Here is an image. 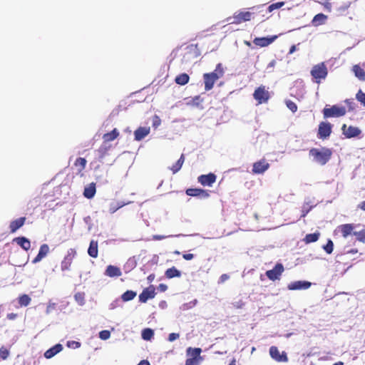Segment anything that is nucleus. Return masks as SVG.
<instances>
[{"label":"nucleus","mask_w":365,"mask_h":365,"mask_svg":"<svg viewBox=\"0 0 365 365\" xmlns=\"http://www.w3.org/2000/svg\"><path fill=\"white\" fill-rule=\"evenodd\" d=\"M285 104H286L287 107L292 113L297 112V104L294 102L292 101L291 100H286L285 101Z\"/></svg>","instance_id":"obj_42"},{"label":"nucleus","mask_w":365,"mask_h":365,"mask_svg":"<svg viewBox=\"0 0 365 365\" xmlns=\"http://www.w3.org/2000/svg\"><path fill=\"white\" fill-rule=\"evenodd\" d=\"M49 252V247L47 244L41 245L39 251L36 257L33 259V263H37L44 258Z\"/></svg>","instance_id":"obj_20"},{"label":"nucleus","mask_w":365,"mask_h":365,"mask_svg":"<svg viewBox=\"0 0 365 365\" xmlns=\"http://www.w3.org/2000/svg\"><path fill=\"white\" fill-rule=\"evenodd\" d=\"M353 71L355 76L360 81H365V71L359 65H355L353 67Z\"/></svg>","instance_id":"obj_34"},{"label":"nucleus","mask_w":365,"mask_h":365,"mask_svg":"<svg viewBox=\"0 0 365 365\" xmlns=\"http://www.w3.org/2000/svg\"><path fill=\"white\" fill-rule=\"evenodd\" d=\"M217 176L212 173L201 175L197 178V182L202 186L211 187L216 181Z\"/></svg>","instance_id":"obj_13"},{"label":"nucleus","mask_w":365,"mask_h":365,"mask_svg":"<svg viewBox=\"0 0 365 365\" xmlns=\"http://www.w3.org/2000/svg\"><path fill=\"white\" fill-rule=\"evenodd\" d=\"M358 207L362 210H365V201H363L359 204Z\"/></svg>","instance_id":"obj_60"},{"label":"nucleus","mask_w":365,"mask_h":365,"mask_svg":"<svg viewBox=\"0 0 365 365\" xmlns=\"http://www.w3.org/2000/svg\"><path fill=\"white\" fill-rule=\"evenodd\" d=\"M224 75V69L221 63H218L214 71L206 73L203 74V80L205 83V90L206 91H210L215 82L222 78Z\"/></svg>","instance_id":"obj_2"},{"label":"nucleus","mask_w":365,"mask_h":365,"mask_svg":"<svg viewBox=\"0 0 365 365\" xmlns=\"http://www.w3.org/2000/svg\"><path fill=\"white\" fill-rule=\"evenodd\" d=\"M110 146L103 143L97 150L99 160H102L107 155Z\"/></svg>","instance_id":"obj_29"},{"label":"nucleus","mask_w":365,"mask_h":365,"mask_svg":"<svg viewBox=\"0 0 365 365\" xmlns=\"http://www.w3.org/2000/svg\"><path fill=\"white\" fill-rule=\"evenodd\" d=\"M201 361L197 359L187 358L185 361V365H200Z\"/></svg>","instance_id":"obj_48"},{"label":"nucleus","mask_w":365,"mask_h":365,"mask_svg":"<svg viewBox=\"0 0 365 365\" xmlns=\"http://www.w3.org/2000/svg\"><path fill=\"white\" fill-rule=\"evenodd\" d=\"M26 220V218L25 217H21L15 220L11 221L9 225L10 232L11 233H14L15 232H16L20 227H21L24 225Z\"/></svg>","instance_id":"obj_19"},{"label":"nucleus","mask_w":365,"mask_h":365,"mask_svg":"<svg viewBox=\"0 0 365 365\" xmlns=\"http://www.w3.org/2000/svg\"><path fill=\"white\" fill-rule=\"evenodd\" d=\"M354 226L353 224H344L338 227V230L341 232L344 238H346L349 235L353 233Z\"/></svg>","instance_id":"obj_22"},{"label":"nucleus","mask_w":365,"mask_h":365,"mask_svg":"<svg viewBox=\"0 0 365 365\" xmlns=\"http://www.w3.org/2000/svg\"><path fill=\"white\" fill-rule=\"evenodd\" d=\"M202 349L200 348L188 347L186 350L187 355L190 359H197L202 361V357L200 356Z\"/></svg>","instance_id":"obj_21"},{"label":"nucleus","mask_w":365,"mask_h":365,"mask_svg":"<svg viewBox=\"0 0 365 365\" xmlns=\"http://www.w3.org/2000/svg\"><path fill=\"white\" fill-rule=\"evenodd\" d=\"M309 154L313 158L315 163L324 165L331 159L332 151L330 148L322 147L321 148H312L309 150Z\"/></svg>","instance_id":"obj_1"},{"label":"nucleus","mask_w":365,"mask_h":365,"mask_svg":"<svg viewBox=\"0 0 365 365\" xmlns=\"http://www.w3.org/2000/svg\"><path fill=\"white\" fill-rule=\"evenodd\" d=\"M125 203L123 202H117L116 204H111L109 207V212L113 214L118 209L123 207Z\"/></svg>","instance_id":"obj_41"},{"label":"nucleus","mask_w":365,"mask_h":365,"mask_svg":"<svg viewBox=\"0 0 365 365\" xmlns=\"http://www.w3.org/2000/svg\"><path fill=\"white\" fill-rule=\"evenodd\" d=\"M312 285V283L307 281H295L289 283L287 288L289 290L307 289Z\"/></svg>","instance_id":"obj_16"},{"label":"nucleus","mask_w":365,"mask_h":365,"mask_svg":"<svg viewBox=\"0 0 365 365\" xmlns=\"http://www.w3.org/2000/svg\"><path fill=\"white\" fill-rule=\"evenodd\" d=\"M155 294V287L151 285L144 289L140 294L139 301L142 303H145L149 299L154 298Z\"/></svg>","instance_id":"obj_14"},{"label":"nucleus","mask_w":365,"mask_h":365,"mask_svg":"<svg viewBox=\"0 0 365 365\" xmlns=\"http://www.w3.org/2000/svg\"><path fill=\"white\" fill-rule=\"evenodd\" d=\"M105 274L110 277H120L122 274L120 269L116 266L108 265L106 269Z\"/></svg>","instance_id":"obj_23"},{"label":"nucleus","mask_w":365,"mask_h":365,"mask_svg":"<svg viewBox=\"0 0 365 365\" xmlns=\"http://www.w3.org/2000/svg\"><path fill=\"white\" fill-rule=\"evenodd\" d=\"M327 19V16L325 14L320 13L314 16L312 23L314 26H317L324 24Z\"/></svg>","instance_id":"obj_31"},{"label":"nucleus","mask_w":365,"mask_h":365,"mask_svg":"<svg viewBox=\"0 0 365 365\" xmlns=\"http://www.w3.org/2000/svg\"><path fill=\"white\" fill-rule=\"evenodd\" d=\"M136 294V292L134 291L127 290L122 294L121 299L123 302H128L133 299L135 297Z\"/></svg>","instance_id":"obj_38"},{"label":"nucleus","mask_w":365,"mask_h":365,"mask_svg":"<svg viewBox=\"0 0 365 365\" xmlns=\"http://www.w3.org/2000/svg\"><path fill=\"white\" fill-rule=\"evenodd\" d=\"M180 335L178 333H171L168 336V340L170 341H173L179 338Z\"/></svg>","instance_id":"obj_53"},{"label":"nucleus","mask_w":365,"mask_h":365,"mask_svg":"<svg viewBox=\"0 0 365 365\" xmlns=\"http://www.w3.org/2000/svg\"><path fill=\"white\" fill-rule=\"evenodd\" d=\"M138 365H150V363L147 360H143Z\"/></svg>","instance_id":"obj_63"},{"label":"nucleus","mask_w":365,"mask_h":365,"mask_svg":"<svg viewBox=\"0 0 365 365\" xmlns=\"http://www.w3.org/2000/svg\"><path fill=\"white\" fill-rule=\"evenodd\" d=\"M327 74V68L323 62L314 66L311 70V75L317 83H320L322 80H324Z\"/></svg>","instance_id":"obj_3"},{"label":"nucleus","mask_w":365,"mask_h":365,"mask_svg":"<svg viewBox=\"0 0 365 365\" xmlns=\"http://www.w3.org/2000/svg\"><path fill=\"white\" fill-rule=\"evenodd\" d=\"M312 206H304L302 207V215H301V217H304L307 216V215L309 213V212L312 210Z\"/></svg>","instance_id":"obj_49"},{"label":"nucleus","mask_w":365,"mask_h":365,"mask_svg":"<svg viewBox=\"0 0 365 365\" xmlns=\"http://www.w3.org/2000/svg\"><path fill=\"white\" fill-rule=\"evenodd\" d=\"M270 356L277 362H287L288 357L285 351L279 352L278 348L275 346H272L269 348Z\"/></svg>","instance_id":"obj_11"},{"label":"nucleus","mask_w":365,"mask_h":365,"mask_svg":"<svg viewBox=\"0 0 365 365\" xmlns=\"http://www.w3.org/2000/svg\"><path fill=\"white\" fill-rule=\"evenodd\" d=\"M184 162L185 155L182 154L178 161L172 167L170 168V170L173 172V174L177 173L181 169Z\"/></svg>","instance_id":"obj_30"},{"label":"nucleus","mask_w":365,"mask_h":365,"mask_svg":"<svg viewBox=\"0 0 365 365\" xmlns=\"http://www.w3.org/2000/svg\"><path fill=\"white\" fill-rule=\"evenodd\" d=\"M67 345L68 347H71L73 349H77V348H79L81 344L78 341H68Z\"/></svg>","instance_id":"obj_50"},{"label":"nucleus","mask_w":365,"mask_h":365,"mask_svg":"<svg viewBox=\"0 0 365 365\" xmlns=\"http://www.w3.org/2000/svg\"><path fill=\"white\" fill-rule=\"evenodd\" d=\"M160 119L158 115H155L153 120V125L155 128H157L160 124Z\"/></svg>","instance_id":"obj_52"},{"label":"nucleus","mask_w":365,"mask_h":365,"mask_svg":"<svg viewBox=\"0 0 365 365\" xmlns=\"http://www.w3.org/2000/svg\"><path fill=\"white\" fill-rule=\"evenodd\" d=\"M150 132V127H139L134 131V139L140 141L144 139Z\"/></svg>","instance_id":"obj_18"},{"label":"nucleus","mask_w":365,"mask_h":365,"mask_svg":"<svg viewBox=\"0 0 365 365\" xmlns=\"http://www.w3.org/2000/svg\"><path fill=\"white\" fill-rule=\"evenodd\" d=\"M356 98L363 106L365 107V93H363L361 90H359L356 95Z\"/></svg>","instance_id":"obj_43"},{"label":"nucleus","mask_w":365,"mask_h":365,"mask_svg":"<svg viewBox=\"0 0 365 365\" xmlns=\"http://www.w3.org/2000/svg\"><path fill=\"white\" fill-rule=\"evenodd\" d=\"M9 355V351L6 348L1 347L0 349V358L3 360H5L8 358Z\"/></svg>","instance_id":"obj_47"},{"label":"nucleus","mask_w":365,"mask_h":365,"mask_svg":"<svg viewBox=\"0 0 365 365\" xmlns=\"http://www.w3.org/2000/svg\"><path fill=\"white\" fill-rule=\"evenodd\" d=\"M14 241L25 251H28L31 248V242L29 239L25 237H16Z\"/></svg>","instance_id":"obj_24"},{"label":"nucleus","mask_w":365,"mask_h":365,"mask_svg":"<svg viewBox=\"0 0 365 365\" xmlns=\"http://www.w3.org/2000/svg\"><path fill=\"white\" fill-rule=\"evenodd\" d=\"M253 13L248 11H241L234 14L233 16L230 18L232 19L231 24H240L242 22L250 21L252 18Z\"/></svg>","instance_id":"obj_7"},{"label":"nucleus","mask_w":365,"mask_h":365,"mask_svg":"<svg viewBox=\"0 0 365 365\" xmlns=\"http://www.w3.org/2000/svg\"><path fill=\"white\" fill-rule=\"evenodd\" d=\"M346 113V110L344 106H332L331 108H324L323 109V115L324 118H337L344 116Z\"/></svg>","instance_id":"obj_5"},{"label":"nucleus","mask_w":365,"mask_h":365,"mask_svg":"<svg viewBox=\"0 0 365 365\" xmlns=\"http://www.w3.org/2000/svg\"><path fill=\"white\" fill-rule=\"evenodd\" d=\"M284 5V1L276 2V3H274V4H272L271 5H269L268 6V11L269 12H272V11H274L275 9L281 8Z\"/></svg>","instance_id":"obj_45"},{"label":"nucleus","mask_w":365,"mask_h":365,"mask_svg":"<svg viewBox=\"0 0 365 365\" xmlns=\"http://www.w3.org/2000/svg\"><path fill=\"white\" fill-rule=\"evenodd\" d=\"M17 317V314L9 313L6 315V318L9 320H14Z\"/></svg>","instance_id":"obj_57"},{"label":"nucleus","mask_w":365,"mask_h":365,"mask_svg":"<svg viewBox=\"0 0 365 365\" xmlns=\"http://www.w3.org/2000/svg\"><path fill=\"white\" fill-rule=\"evenodd\" d=\"M56 306V303L49 302V303L47 306V308H46V312L49 313L53 309H55Z\"/></svg>","instance_id":"obj_54"},{"label":"nucleus","mask_w":365,"mask_h":365,"mask_svg":"<svg viewBox=\"0 0 365 365\" xmlns=\"http://www.w3.org/2000/svg\"><path fill=\"white\" fill-rule=\"evenodd\" d=\"M276 63L277 62L275 60H272L269 63V64L267 66V69L268 70L269 72L273 71V68L275 66Z\"/></svg>","instance_id":"obj_51"},{"label":"nucleus","mask_w":365,"mask_h":365,"mask_svg":"<svg viewBox=\"0 0 365 365\" xmlns=\"http://www.w3.org/2000/svg\"><path fill=\"white\" fill-rule=\"evenodd\" d=\"M253 98L257 101V104L266 103L270 98V94L264 86H260L255 90Z\"/></svg>","instance_id":"obj_6"},{"label":"nucleus","mask_w":365,"mask_h":365,"mask_svg":"<svg viewBox=\"0 0 365 365\" xmlns=\"http://www.w3.org/2000/svg\"><path fill=\"white\" fill-rule=\"evenodd\" d=\"M353 234L356 236L358 241L365 242V230H362L359 232H354Z\"/></svg>","instance_id":"obj_40"},{"label":"nucleus","mask_w":365,"mask_h":365,"mask_svg":"<svg viewBox=\"0 0 365 365\" xmlns=\"http://www.w3.org/2000/svg\"><path fill=\"white\" fill-rule=\"evenodd\" d=\"M86 163L87 161L84 158H78L74 163V165L78 168V172L81 173L85 169Z\"/></svg>","instance_id":"obj_37"},{"label":"nucleus","mask_w":365,"mask_h":365,"mask_svg":"<svg viewBox=\"0 0 365 365\" xmlns=\"http://www.w3.org/2000/svg\"><path fill=\"white\" fill-rule=\"evenodd\" d=\"M323 249L327 254H331L334 249L333 242L331 240H329L327 243L323 247Z\"/></svg>","instance_id":"obj_44"},{"label":"nucleus","mask_w":365,"mask_h":365,"mask_svg":"<svg viewBox=\"0 0 365 365\" xmlns=\"http://www.w3.org/2000/svg\"><path fill=\"white\" fill-rule=\"evenodd\" d=\"M277 37V36L270 37H257L253 40V43L257 46L265 47L274 42Z\"/></svg>","instance_id":"obj_17"},{"label":"nucleus","mask_w":365,"mask_h":365,"mask_svg":"<svg viewBox=\"0 0 365 365\" xmlns=\"http://www.w3.org/2000/svg\"><path fill=\"white\" fill-rule=\"evenodd\" d=\"M187 195L190 197H197L202 199L208 198L210 192L208 190L202 188H188L185 190Z\"/></svg>","instance_id":"obj_12"},{"label":"nucleus","mask_w":365,"mask_h":365,"mask_svg":"<svg viewBox=\"0 0 365 365\" xmlns=\"http://www.w3.org/2000/svg\"><path fill=\"white\" fill-rule=\"evenodd\" d=\"M320 236L319 232H314L311 234H307L305 237L304 238V242L306 244H309L312 242H315L319 240V237Z\"/></svg>","instance_id":"obj_36"},{"label":"nucleus","mask_w":365,"mask_h":365,"mask_svg":"<svg viewBox=\"0 0 365 365\" xmlns=\"http://www.w3.org/2000/svg\"><path fill=\"white\" fill-rule=\"evenodd\" d=\"M243 307V303H242L241 302H238L236 305H235V307L237 308V309H241Z\"/></svg>","instance_id":"obj_64"},{"label":"nucleus","mask_w":365,"mask_h":365,"mask_svg":"<svg viewBox=\"0 0 365 365\" xmlns=\"http://www.w3.org/2000/svg\"><path fill=\"white\" fill-rule=\"evenodd\" d=\"M332 125L328 122H321L319 125L317 136L319 139L324 140L329 138L331 133Z\"/></svg>","instance_id":"obj_9"},{"label":"nucleus","mask_w":365,"mask_h":365,"mask_svg":"<svg viewBox=\"0 0 365 365\" xmlns=\"http://www.w3.org/2000/svg\"><path fill=\"white\" fill-rule=\"evenodd\" d=\"M119 136V132L116 128H114L109 133H105L103 135V143L106 144L108 142H110L116 139Z\"/></svg>","instance_id":"obj_26"},{"label":"nucleus","mask_w":365,"mask_h":365,"mask_svg":"<svg viewBox=\"0 0 365 365\" xmlns=\"http://www.w3.org/2000/svg\"><path fill=\"white\" fill-rule=\"evenodd\" d=\"M31 302V299L28 294H24L18 297V303L20 307H26Z\"/></svg>","instance_id":"obj_35"},{"label":"nucleus","mask_w":365,"mask_h":365,"mask_svg":"<svg viewBox=\"0 0 365 365\" xmlns=\"http://www.w3.org/2000/svg\"><path fill=\"white\" fill-rule=\"evenodd\" d=\"M62 349H63V347H62L61 344H56L55 346H53L51 349H48L44 353V356L46 359H51L53 356H54L56 354L59 353L62 350Z\"/></svg>","instance_id":"obj_25"},{"label":"nucleus","mask_w":365,"mask_h":365,"mask_svg":"<svg viewBox=\"0 0 365 365\" xmlns=\"http://www.w3.org/2000/svg\"><path fill=\"white\" fill-rule=\"evenodd\" d=\"M189 76L185 73H182L175 77V81L178 85L184 86L189 82Z\"/></svg>","instance_id":"obj_33"},{"label":"nucleus","mask_w":365,"mask_h":365,"mask_svg":"<svg viewBox=\"0 0 365 365\" xmlns=\"http://www.w3.org/2000/svg\"><path fill=\"white\" fill-rule=\"evenodd\" d=\"M168 287L167 285L164 284H160L159 285V289H160V291L162 292H165L166 289H167Z\"/></svg>","instance_id":"obj_59"},{"label":"nucleus","mask_w":365,"mask_h":365,"mask_svg":"<svg viewBox=\"0 0 365 365\" xmlns=\"http://www.w3.org/2000/svg\"><path fill=\"white\" fill-rule=\"evenodd\" d=\"M154 336V331L153 329H150V328H146V329H144L143 331H142V338L144 339V340H150Z\"/></svg>","instance_id":"obj_39"},{"label":"nucleus","mask_w":365,"mask_h":365,"mask_svg":"<svg viewBox=\"0 0 365 365\" xmlns=\"http://www.w3.org/2000/svg\"><path fill=\"white\" fill-rule=\"evenodd\" d=\"M164 238H165V237L163 236V235H154L153 236V239L156 240H163Z\"/></svg>","instance_id":"obj_62"},{"label":"nucleus","mask_w":365,"mask_h":365,"mask_svg":"<svg viewBox=\"0 0 365 365\" xmlns=\"http://www.w3.org/2000/svg\"><path fill=\"white\" fill-rule=\"evenodd\" d=\"M110 336V332L108 330H103L99 332V337L102 340H106L108 339Z\"/></svg>","instance_id":"obj_46"},{"label":"nucleus","mask_w":365,"mask_h":365,"mask_svg":"<svg viewBox=\"0 0 365 365\" xmlns=\"http://www.w3.org/2000/svg\"><path fill=\"white\" fill-rule=\"evenodd\" d=\"M230 278V276L227 274H222L219 279V283H223Z\"/></svg>","instance_id":"obj_55"},{"label":"nucleus","mask_w":365,"mask_h":365,"mask_svg":"<svg viewBox=\"0 0 365 365\" xmlns=\"http://www.w3.org/2000/svg\"><path fill=\"white\" fill-rule=\"evenodd\" d=\"M284 268L282 263H277L274 268L270 270H267L265 272L267 278L272 281H275L280 279L282 274L284 272Z\"/></svg>","instance_id":"obj_8"},{"label":"nucleus","mask_w":365,"mask_h":365,"mask_svg":"<svg viewBox=\"0 0 365 365\" xmlns=\"http://www.w3.org/2000/svg\"><path fill=\"white\" fill-rule=\"evenodd\" d=\"M77 255L76 250L74 248L68 250L66 255L61 262V270L63 272L70 271L74 258Z\"/></svg>","instance_id":"obj_4"},{"label":"nucleus","mask_w":365,"mask_h":365,"mask_svg":"<svg viewBox=\"0 0 365 365\" xmlns=\"http://www.w3.org/2000/svg\"><path fill=\"white\" fill-rule=\"evenodd\" d=\"M88 255L93 258H96L98 255V242L95 240H91L89 245V247L88 250Z\"/></svg>","instance_id":"obj_28"},{"label":"nucleus","mask_w":365,"mask_h":365,"mask_svg":"<svg viewBox=\"0 0 365 365\" xmlns=\"http://www.w3.org/2000/svg\"><path fill=\"white\" fill-rule=\"evenodd\" d=\"M269 168V164L266 160L262 159L253 164L252 173L254 174H262Z\"/></svg>","instance_id":"obj_15"},{"label":"nucleus","mask_w":365,"mask_h":365,"mask_svg":"<svg viewBox=\"0 0 365 365\" xmlns=\"http://www.w3.org/2000/svg\"><path fill=\"white\" fill-rule=\"evenodd\" d=\"M96 192V184L92 182L85 187L83 195L88 199H91L95 195Z\"/></svg>","instance_id":"obj_27"},{"label":"nucleus","mask_w":365,"mask_h":365,"mask_svg":"<svg viewBox=\"0 0 365 365\" xmlns=\"http://www.w3.org/2000/svg\"><path fill=\"white\" fill-rule=\"evenodd\" d=\"M182 257L185 259V260H191L193 259L194 257V255L193 254H190V253H187V254H184L182 255Z\"/></svg>","instance_id":"obj_56"},{"label":"nucleus","mask_w":365,"mask_h":365,"mask_svg":"<svg viewBox=\"0 0 365 365\" xmlns=\"http://www.w3.org/2000/svg\"><path fill=\"white\" fill-rule=\"evenodd\" d=\"M342 134L346 138H352L358 137L361 135V130L356 126L349 125L347 126L346 124H343L341 126Z\"/></svg>","instance_id":"obj_10"},{"label":"nucleus","mask_w":365,"mask_h":365,"mask_svg":"<svg viewBox=\"0 0 365 365\" xmlns=\"http://www.w3.org/2000/svg\"><path fill=\"white\" fill-rule=\"evenodd\" d=\"M295 51H296V46H295V45H292V46L290 47V48H289V54H292V53H293Z\"/></svg>","instance_id":"obj_61"},{"label":"nucleus","mask_w":365,"mask_h":365,"mask_svg":"<svg viewBox=\"0 0 365 365\" xmlns=\"http://www.w3.org/2000/svg\"><path fill=\"white\" fill-rule=\"evenodd\" d=\"M193 103L198 105L199 102L201 101V98L200 96H197L192 98Z\"/></svg>","instance_id":"obj_58"},{"label":"nucleus","mask_w":365,"mask_h":365,"mask_svg":"<svg viewBox=\"0 0 365 365\" xmlns=\"http://www.w3.org/2000/svg\"><path fill=\"white\" fill-rule=\"evenodd\" d=\"M165 275L168 279L180 277L181 276V272L175 267H172L165 271Z\"/></svg>","instance_id":"obj_32"}]
</instances>
